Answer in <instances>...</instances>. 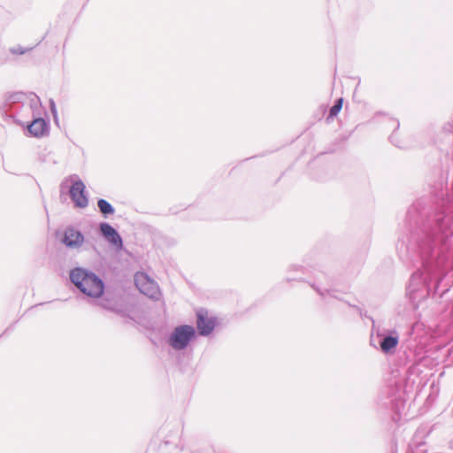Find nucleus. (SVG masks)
Segmentation results:
<instances>
[{"instance_id": "nucleus-11", "label": "nucleus", "mask_w": 453, "mask_h": 453, "mask_svg": "<svg viewBox=\"0 0 453 453\" xmlns=\"http://www.w3.org/2000/svg\"><path fill=\"white\" fill-rule=\"evenodd\" d=\"M342 104H343V99L342 98H339L336 101L335 104L330 109V112H329L328 118L335 117L340 112V111L342 110Z\"/></svg>"}, {"instance_id": "nucleus-1", "label": "nucleus", "mask_w": 453, "mask_h": 453, "mask_svg": "<svg viewBox=\"0 0 453 453\" xmlns=\"http://www.w3.org/2000/svg\"><path fill=\"white\" fill-rule=\"evenodd\" d=\"M72 282L85 295L99 297L104 293V283L96 274L81 268H75L70 273Z\"/></svg>"}, {"instance_id": "nucleus-2", "label": "nucleus", "mask_w": 453, "mask_h": 453, "mask_svg": "<svg viewBox=\"0 0 453 453\" xmlns=\"http://www.w3.org/2000/svg\"><path fill=\"white\" fill-rule=\"evenodd\" d=\"M195 334V328L191 326H178L170 337V345L175 349H182L187 347Z\"/></svg>"}, {"instance_id": "nucleus-9", "label": "nucleus", "mask_w": 453, "mask_h": 453, "mask_svg": "<svg viewBox=\"0 0 453 453\" xmlns=\"http://www.w3.org/2000/svg\"><path fill=\"white\" fill-rule=\"evenodd\" d=\"M398 344V339L393 336H387L380 343V348L384 352H388L395 349Z\"/></svg>"}, {"instance_id": "nucleus-7", "label": "nucleus", "mask_w": 453, "mask_h": 453, "mask_svg": "<svg viewBox=\"0 0 453 453\" xmlns=\"http://www.w3.org/2000/svg\"><path fill=\"white\" fill-rule=\"evenodd\" d=\"M101 232L107 240L117 247L122 245V241L117 231L109 224L104 223L100 226Z\"/></svg>"}, {"instance_id": "nucleus-3", "label": "nucleus", "mask_w": 453, "mask_h": 453, "mask_svg": "<svg viewBox=\"0 0 453 453\" xmlns=\"http://www.w3.org/2000/svg\"><path fill=\"white\" fill-rule=\"evenodd\" d=\"M137 288L145 296L156 298L159 295V288L157 283L144 273H137L134 276Z\"/></svg>"}, {"instance_id": "nucleus-4", "label": "nucleus", "mask_w": 453, "mask_h": 453, "mask_svg": "<svg viewBox=\"0 0 453 453\" xmlns=\"http://www.w3.org/2000/svg\"><path fill=\"white\" fill-rule=\"evenodd\" d=\"M196 325L200 334L207 335L214 329L216 319L210 317L207 311L201 310L197 312Z\"/></svg>"}, {"instance_id": "nucleus-10", "label": "nucleus", "mask_w": 453, "mask_h": 453, "mask_svg": "<svg viewBox=\"0 0 453 453\" xmlns=\"http://www.w3.org/2000/svg\"><path fill=\"white\" fill-rule=\"evenodd\" d=\"M97 205L100 211L104 215L112 214L114 212L112 206L104 199H99Z\"/></svg>"}, {"instance_id": "nucleus-8", "label": "nucleus", "mask_w": 453, "mask_h": 453, "mask_svg": "<svg viewBox=\"0 0 453 453\" xmlns=\"http://www.w3.org/2000/svg\"><path fill=\"white\" fill-rule=\"evenodd\" d=\"M28 132L34 135L35 137H42L43 136L47 131L48 127L47 123L43 119H35L28 127Z\"/></svg>"}, {"instance_id": "nucleus-6", "label": "nucleus", "mask_w": 453, "mask_h": 453, "mask_svg": "<svg viewBox=\"0 0 453 453\" xmlns=\"http://www.w3.org/2000/svg\"><path fill=\"white\" fill-rule=\"evenodd\" d=\"M84 237L81 232L68 228L65 232L63 242L70 248H79L82 245Z\"/></svg>"}, {"instance_id": "nucleus-5", "label": "nucleus", "mask_w": 453, "mask_h": 453, "mask_svg": "<svg viewBox=\"0 0 453 453\" xmlns=\"http://www.w3.org/2000/svg\"><path fill=\"white\" fill-rule=\"evenodd\" d=\"M70 196L75 206L85 208L88 205V198L85 196V185L81 180L75 181L72 185Z\"/></svg>"}]
</instances>
